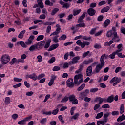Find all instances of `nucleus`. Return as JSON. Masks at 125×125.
I'll return each mask as SVG.
<instances>
[{"instance_id":"obj_1","label":"nucleus","mask_w":125,"mask_h":125,"mask_svg":"<svg viewBox=\"0 0 125 125\" xmlns=\"http://www.w3.org/2000/svg\"><path fill=\"white\" fill-rule=\"evenodd\" d=\"M105 54H103L101 56L100 58L101 64L97 65L95 70L93 72V74H96L97 73H99L100 70L102 69V67L104 66L105 62H104V59L106 58Z\"/></svg>"},{"instance_id":"obj_2","label":"nucleus","mask_w":125,"mask_h":125,"mask_svg":"<svg viewBox=\"0 0 125 125\" xmlns=\"http://www.w3.org/2000/svg\"><path fill=\"white\" fill-rule=\"evenodd\" d=\"M0 61L2 65H6L8 64L10 61V57L8 54H3L1 56Z\"/></svg>"},{"instance_id":"obj_3","label":"nucleus","mask_w":125,"mask_h":125,"mask_svg":"<svg viewBox=\"0 0 125 125\" xmlns=\"http://www.w3.org/2000/svg\"><path fill=\"white\" fill-rule=\"evenodd\" d=\"M82 82H83V74L82 73L76 75L74 76V83L75 84H80V83H82Z\"/></svg>"},{"instance_id":"obj_4","label":"nucleus","mask_w":125,"mask_h":125,"mask_svg":"<svg viewBox=\"0 0 125 125\" xmlns=\"http://www.w3.org/2000/svg\"><path fill=\"white\" fill-rule=\"evenodd\" d=\"M121 78L114 77L110 80V83H113V86H115V85H117L118 83L121 82Z\"/></svg>"},{"instance_id":"obj_5","label":"nucleus","mask_w":125,"mask_h":125,"mask_svg":"<svg viewBox=\"0 0 125 125\" xmlns=\"http://www.w3.org/2000/svg\"><path fill=\"white\" fill-rule=\"evenodd\" d=\"M69 101H71L73 104H75V105H77V104L79 103V101H78V100L76 99L75 95H71L69 96Z\"/></svg>"},{"instance_id":"obj_6","label":"nucleus","mask_w":125,"mask_h":125,"mask_svg":"<svg viewBox=\"0 0 125 125\" xmlns=\"http://www.w3.org/2000/svg\"><path fill=\"white\" fill-rule=\"evenodd\" d=\"M112 30L114 31V37L112 38V41H115V42H120V38H119V36H118V33H117V32L115 31H116V27H112Z\"/></svg>"},{"instance_id":"obj_7","label":"nucleus","mask_w":125,"mask_h":125,"mask_svg":"<svg viewBox=\"0 0 125 125\" xmlns=\"http://www.w3.org/2000/svg\"><path fill=\"white\" fill-rule=\"evenodd\" d=\"M66 83L67 86H68V87H70V88H72V87H74V85H75L73 81V78L68 79L66 81Z\"/></svg>"},{"instance_id":"obj_8","label":"nucleus","mask_w":125,"mask_h":125,"mask_svg":"<svg viewBox=\"0 0 125 125\" xmlns=\"http://www.w3.org/2000/svg\"><path fill=\"white\" fill-rule=\"evenodd\" d=\"M79 59H81V57L80 56H76L72 59V61L69 62V64L70 65H73L74 64H77L78 62H79Z\"/></svg>"},{"instance_id":"obj_9","label":"nucleus","mask_w":125,"mask_h":125,"mask_svg":"<svg viewBox=\"0 0 125 125\" xmlns=\"http://www.w3.org/2000/svg\"><path fill=\"white\" fill-rule=\"evenodd\" d=\"M86 74L87 77L92 76V66L91 65L89 66L87 68Z\"/></svg>"},{"instance_id":"obj_10","label":"nucleus","mask_w":125,"mask_h":125,"mask_svg":"<svg viewBox=\"0 0 125 125\" xmlns=\"http://www.w3.org/2000/svg\"><path fill=\"white\" fill-rule=\"evenodd\" d=\"M34 39H35V36L31 35L28 41H25V43L27 45H31L33 42V41H34Z\"/></svg>"},{"instance_id":"obj_11","label":"nucleus","mask_w":125,"mask_h":125,"mask_svg":"<svg viewBox=\"0 0 125 125\" xmlns=\"http://www.w3.org/2000/svg\"><path fill=\"white\" fill-rule=\"evenodd\" d=\"M26 78H27V79H28V78H29V79H32V80H33V81H37V79H38L37 74L35 73H33L30 75H27L26 76Z\"/></svg>"},{"instance_id":"obj_12","label":"nucleus","mask_w":125,"mask_h":125,"mask_svg":"<svg viewBox=\"0 0 125 125\" xmlns=\"http://www.w3.org/2000/svg\"><path fill=\"white\" fill-rule=\"evenodd\" d=\"M94 61V60L92 58H90L88 60H85L83 62V65H88L89 64H91Z\"/></svg>"},{"instance_id":"obj_13","label":"nucleus","mask_w":125,"mask_h":125,"mask_svg":"<svg viewBox=\"0 0 125 125\" xmlns=\"http://www.w3.org/2000/svg\"><path fill=\"white\" fill-rule=\"evenodd\" d=\"M122 51H123V49L116 50V55H118V57H120V58H124V57H125V55L123 54L122 53H120L122 52Z\"/></svg>"},{"instance_id":"obj_14","label":"nucleus","mask_w":125,"mask_h":125,"mask_svg":"<svg viewBox=\"0 0 125 125\" xmlns=\"http://www.w3.org/2000/svg\"><path fill=\"white\" fill-rule=\"evenodd\" d=\"M57 29L56 31L52 34H50V36H55L59 33V32H60V30H61V28H60V26L59 24L56 25Z\"/></svg>"},{"instance_id":"obj_15","label":"nucleus","mask_w":125,"mask_h":125,"mask_svg":"<svg viewBox=\"0 0 125 125\" xmlns=\"http://www.w3.org/2000/svg\"><path fill=\"white\" fill-rule=\"evenodd\" d=\"M87 12L90 16H93V15H95L96 11L93 8H90L88 10Z\"/></svg>"},{"instance_id":"obj_16","label":"nucleus","mask_w":125,"mask_h":125,"mask_svg":"<svg viewBox=\"0 0 125 125\" xmlns=\"http://www.w3.org/2000/svg\"><path fill=\"white\" fill-rule=\"evenodd\" d=\"M59 46V44H53L50 46V47L49 48L48 51H52V50H54V49H56L57 47Z\"/></svg>"},{"instance_id":"obj_17","label":"nucleus","mask_w":125,"mask_h":125,"mask_svg":"<svg viewBox=\"0 0 125 125\" xmlns=\"http://www.w3.org/2000/svg\"><path fill=\"white\" fill-rule=\"evenodd\" d=\"M60 3L62 5L63 8H69L70 7V4L67 3H65L63 1H60Z\"/></svg>"},{"instance_id":"obj_18","label":"nucleus","mask_w":125,"mask_h":125,"mask_svg":"<svg viewBox=\"0 0 125 125\" xmlns=\"http://www.w3.org/2000/svg\"><path fill=\"white\" fill-rule=\"evenodd\" d=\"M50 42H51V40L50 39H48L46 42H45V45H44V48L47 49L50 46Z\"/></svg>"},{"instance_id":"obj_19","label":"nucleus","mask_w":125,"mask_h":125,"mask_svg":"<svg viewBox=\"0 0 125 125\" xmlns=\"http://www.w3.org/2000/svg\"><path fill=\"white\" fill-rule=\"evenodd\" d=\"M104 101V99L100 97H98L96 98L95 102H99V104H102V103Z\"/></svg>"},{"instance_id":"obj_20","label":"nucleus","mask_w":125,"mask_h":125,"mask_svg":"<svg viewBox=\"0 0 125 125\" xmlns=\"http://www.w3.org/2000/svg\"><path fill=\"white\" fill-rule=\"evenodd\" d=\"M85 96H86V94H85V93H84V92H82L80 93L78 95V97L82 100L83 99L84 97H85Z\"/></svg>"},{"instance_id":"obj_21","label":"nucleus","mask_w":125,"mask_h":125,"mask_svg":"<svg viewBox=\"0 0 125 125\" xmlns=\"http://www.w3.org/2000/svg\"><path fill=\"white\" fill-rule=\"evenodd\" d=\"M90 43H89V42L86 41V42H81V44L80 45V46L82 48H84L85 45H89Z\"/></svg>"},{"instance_id":"obj_22","label":"nucleus","mask_w":125,"mask_h":125,"mask_svg":"<svg viewBox=\"0 0 125 125\" xmlns=\"http://www.w3.org/2000/svg\"><path fill=\"white\" fill-rule=\"evenodd\" d=\"M26 33V30H23L22 31H21L18 35V38L19 39H23L24 38V34Z\"/></svg>"},{"instance_id":"obj_23","label":"nucleus","mask_w":125,"mask_h":125,"mask_svg":"<svg viewBox=\"0 0 125 125\" xmlns=\"http://www.w3.org/2000/svg\"><path fill=\"white\" fill-rule=\"evenodd\" d=\"M37 44H38V46H39V47H41L42 48V47H44V45L45 44V41H41Z\"/></svg>"},{"instance_id":"obj_24","label":"nucleus","mask_w":125,"mask_h":125,"mask_svg":"<svg viewBox=\"0 0 125 125\" xmlns=\"http://www.w3.org/2000/svg\"><path fill=\"white\" fill-rule=\"evenodd\" d=\"M111 20H110L109 19H106L104 23V27L106 28V27H108V26H109Z\"/></svg>"},{"instance_id":"obj_25","label":"nucleus","mask_w":125,"mask_h":125,"mask_svg":"<svg viewBox=\"0 0 125 125\" xmlns=\"http://www.w3.org/2000/svg\"><path fill=\"white\" fill-rule=\"evenodd\" d=\"M84 17H85V13H83L80 17V18L78 19V23L83 22V20L84 19Z\"/></svg>"},{"instance_id":"obj_26","label":"nucleus","mask_w":125,"mask_h":125,"mask_svg":"<svg viewBox=\"0 0 125 125\" xmlns=\"http://www.w3.org/2000/svg\"><path fill=\"white\" fill-rule=\"evenodd\" d=\"M20 44L22 47H23V48H27V47H28V45L26 44V42H24V41H20Z\"/></svg>"},{"instance_id":"obj_27","label":"nucleus","mask_w":125,"mask_h":125,"mask_svg":"<svg viewBox=\"0 0 125 125\" xmlns=\"http://www.w3.org/2000/svg\"><path fill=\"white\" fill-rule=\"evenodd\" d=\"M83 67L84 66L83 64H80L79 69L75 71V74H79V73H81V72L83 71Z\"/></svg>"},{"instance_id":"obj_28","label":"nucleus","mask_w":125,"mask_h":125,"mask_svg":"<svg viewBox=\"0 0 125 125\" xmlns=\"http://www.w3.org/2000/svg\"><path fill=\"white\" fill-rule=\"evenodd\" d=\"M81 11H82V10H81V9H75L73 10V15H74V16H76V15H78V14H79L80 13V12H81Z\"/></svg>"},{"instance_id":"obj_29","label":"nucleus","mask_w":125,"mask_h":125,"mask_svg":"<svg viewBox=\"0 0 125 125\" xmlns=\"http://www.w3.org/2000/svg\"><path fill=\"white\" fill-rule=\"evenodd\" d=\"M106 123H107V120H100V121H98L97 122V125H105V124H106Z\"/></svg>"},{"instance_id":"obj_30","label":"nucleus","mask_w":125,"mask_h":125,"mask_svg":"<svg viewBox=\"0 0 125 125\" xmlns=\"http://www.w3.org/2000/svg\"><path fill=\"white\" fill-rule=\"evenodd\" d=\"M124 120H125V115L122 114L117 119V122H122V121H124Z\"/></svg>"},{"instance_id":"obj_31","label":"nucleus","mask_w":125,"mask_h":125,"mask_svg":"<svg viewBox=\"0 0 125 125\" xmlns=\"http://www.w3.org/2000/svg\"><path fill=\"white\" fill-rule=\"evenodd\" d=\"M110 9V7L109 6H106L104 8H103L101 11V12L102 13H104V12H107L108 11V10H109Z\"/></svg>"},{"instance_id":"obj_32","label":"nucleus","mask_w":125,"mask_h":125,"mask_svg":"<svg viewBox=\"0 0 125 125\" xmlns=\"http://www.w3.org/2000/svg\"><path fill=\"white\" fill-rule=\"evenodd\" d=\"M114 101V96L111 95L107 99V102H109V103H112Z\"/></svg>"},{"instance_id":"obj_33","label":"nucleus","mask_w":125,"mask_h":125,"mask_svg":"<svg viewBox=\"0 0 125 125\" xmlns=\"http://www.w3.org/2000/svg\"><path fill=\"white\" fill-rule=\"evenodd\" d=\"M46 122H47V119L46 118H42L40 121L41 125H45V124H46Z\"/></svg>"},{"instance_id":"obj_34","label":"nucleus","mask_w":125,"mask_h":125,"mask_svg":"<svg viewBox=\"0 0 125 125\" xmlns=\"http://www.w3.org/2000/svg\"><path fill=\"white\" fill-rule=\"evenodd\" d=\"M38 3L39 5L40 6L41 8H43V3H42V0H38Z\"/></svg>"},{"instance_id":"obj_35","label":"nucleus","mask_w":125,"mask_h":125,"mask_svg":"<svg viewBox=\"0 0 125 125\" xmlns=\"http://www.w3.org/2000/svg\"><path fill=\"white\" fill-rule=\"evenodd\" d=\"M104 113L103 112H100L99 113H98L97 114V116H96V119H101L102 117H103Z\"/></svg>"},{"instance_id":"obj_36","label":"nucleus","mask_w":125,"mask_h":125,"mask_svg":"<svg viewBox=\"0 0 125 125\" xmlns=\"http://www.w3.org/2000/svg\"><path fill=\"white\" fill-rule=\"evenodd\" d=\"M17 61V59L15 58H13L11 61L10 62L9 64L10 65H13V64H15L16 63V62Z\"/></svg>"},{"instance_id":"obj_37","label":"nucleus","mask_w":125,"mask_h":125,"mask_svg":"<svg viewBox=\"0 0 125 125\" xmlns=\"http://www.w3.org/2000/svg\"><path fill=\"white\" fill-rule=\"evenodd\" d=\"M59 9L57 8H54L51 12V15H55V14H56V13L59 11Z\"/></svg>"},{"instance_id":"obj_38","label":"nucleus","mask_w":125,"mask_h":125,"mask_svg":"<svg viewBox=\"0 0 125 125\" xmlns=\"http://www.w3.org/2000/svg\"><path fill=\"white\" fill-rule=\"evenodd\" d=\"M36 48L37 45H33L29 47V50H30V51H34V50H35Z\"/></svg>"},{"instance_id":"obj_39","label":"nucleus","mask_w":125,"mask_h":125,"mask_svg":"<svg viewBox=\"0 0 125 125\" xmlns=\"http://www.w3.org/2000/svg\"><path fill=\"white\" fill-rule=\"evenodd\" d=\"M43 39H44V36L42 35H39L37 37L36 41H42Z\"/></svg>"},{"instance_id":"obj_40","label":"nucleus","mask_w":125,"mask_h":125,"mask_svg":"<svg viewBox=\"0 0 125 125\" xmlns=\"http://www.w3.org/2000/svg\"><path fill=\"white\" fill-rule=\"evenodd\" d=\"M85 87V84L83 83L77 89L78 91H81V90H83V88Z\"/></svg>"},{"instance_id":"obj_41","label":"nucleus","mask_w":125,"mask_h":125,"mask_svg":"<svg viewBox=\"0 0 125 125\" xmlns=\"http://www.w3.org/2000/svg\"><path fill=\"white\" fill-rule=\"evenodd\" d=\"M116 54H117V53H116L115 51L109 56V58H111V59H114L115 57H116Z\"/></svg>"},{"instance_id":"obj_42","label":"nucleus","mask_w":125,"mask_h":125,"mask_svg":"<svg viewBox=\"0 0 125 125\" xmlns=\"http://www.w3.org/2000/svg\"><path fill=\"white\" fill-rule=\"evenodd\" d=\"M67 39V36L65 34H63L62 35L60 38H59V40L60 41L61 40H63V41H65V40Z\"/></svg>"},{"instance_id":"obj_43","label":"nucleus","mask_w":125,"mask_h":125,"mask_svg":"<svg viewBox=\"0 0 125 125\" xmlns=\"http://www.w3.org/2000/svg\"><path fill=\"white\" fill-rule=\"evenodd\" d=\"M55 62V58L54 57H53L51 59H50L48 62L49 64H52L53 63H54Z\"/></svg>"},{"instance_id":"obj_44","label":"nucleus","mask_w":125,"mask_h":125,"mask_svg":"<svg viewBox=\"0 0 125 125\" xmlns=\"http://www.w3.org/2000/svg\"><path fill=\"white\" fill-rule=\"evenodd\" d=\"M124 110H125L124 105V104H122L120 108V114H123L124 113Z\"/></svg>"},{"instance_id":"obj_45","label":"nucleus","mask_w":125,"mask_h":125,"mask_svg":"<svg viewBox=\"0 0 125 125\" xmlns=\"http://www.w3.org/2000/svg\"><path fill=\"white\" fill-rule=\"evenodd\" d=\"M58 112H59V109L56 108L52 111V115H57V114H58Z\"/></svg>"},{"instance_id":"obj_46","label":"nucleus","mask_w":125,"mask_h":125,"mask_svg":"<svg viewBox=\"0 0 125 125\" xmlns=\"http://www.w3.org/2000/svg\"><path fill=\"white\" fill-rule=\"evenodd\" d=\"M45 4L46 5H49L50 6H52L53 5V3L50 2V1L49 0H46L45 1Z\"/></svg>"},{"instance_id":"obj_47","label":"nucleus","mask_w":125,"mask_h":125,"mask_svg":"<svg viewBox=\"0 0 125 125\" xmlns=\"http://www.w3.org/2000/svg\"><path fill=\"white\" fill-rule=\"evenodd\" d=\"M58 119L59 121H61V122L62 123V124L65 123V121L63 120V116L62 115H59L58 116Z\"/></svg>"},{"instance_id":"obj_48","label":"nucleus","mask_w":125,"mask_h":125,"mask_svg":"<svg viewBox=\"0 0 125 125\" xmlns=\"http://www.w3.org/2000/svg\"><path fill=\"white\" fill-rule=\"evenodd\" d=\"M5 102L6 104H9L10 103V98L7 97L5 98Z\"/></svg>"},{"instance_id":"obj_49","label":"nucleus","mask_w":125,"mask_h":125,"mask_svg":"<svg viewBox=\"0 0 125 125\" xmlns=\"http://www.w3.org/2000/svg\"><path fill=\"white\" fill-rule=\"evenodd\" d=\"M113 33H114L113 32V31L112 30H110V31H109L107 34H106V36L107 37H108V38H110V37H112V36H113Z\"/></svg>"},{"instance_id":"obj_50","label":"nucleus","mask_w":125,"mask_h":125,"mask_svg":"<svg viewBox=\"0 0 125 125\" xmlns=\"http://www.w3.org/2000/svg\"><path fill=\"white\" fill-rule=\"evenodd\" d=\"M44 77H45V75L42 73L39 75L37 77V79L38 80H41V79H42V78H44Z\"/></svg>"},{"instance_id":"obj_51","label":"nucleus","mask_w":125,"mask_h":125,"mask_svg":"<svg viewBox=\"0 0 125 125\" xmlns=\"http://www.w3.org/2000/svg\"><path fill=\"white\" fill-rule=\"evenodd\" d=\"M22 78H18L17 77H14V82H17L18 83H20V82H22Z\"/></svg>"},{"instance_id":"obj_52","label":"nucleus","mask_w":125,"mask_h":125,"mask_svg":"<svg viewBox=\"0 0 125 125\" xmlns=\"http://www.w3.org/2000/svg\"><path fill=\"white\" fill-rule=\"evenodd\" d=\"M76 27H83V28H85V23L83 22V23H80L76 25Z\"/></svg>"},{"instance_id":"obj_53","label":"nucleus","mask_w":125,"mask_h":125,"mask_svg":"<svg viewBox=\"0 0 125 125\" xmlns=\"http://www.w3.org/2000/svg\"><path fill=\"white\" fill-rule=\"evenodd\" d=\"M79 116H80V114L79 113H76L74 116L71 117V120H77V119L79 118Z\"/></svg>"},{"instance_id":"obj_54","label":"nucleus","mask_w":125,"mask_h":125,"mask_svg":"<svg viewBox=\"0 0 125 125\" xmlns=\"http://www.w3.org/2000/svg\"><path fill=\"white\" fill-rule=\"evenodd\" d=\"M68 100H69V97H64V98H63L62 100V103H65L66 102H67Z\"/></svg>"},{"instance_id":"obj_55","label":"nucleus","mask_w":125,"mask_h":125,"mask_svg":"<svg viewBox=\"0 0 125 125\" xmlns=\"http://www.w3.org/2000/svg\"><path fill=\"white\" fill-rule=\"evenodd\" d=\"M96 32V28H92L90 31V35H94Z\"/></svg>"},{"instance_id":"obj_56","label":"nucleus","mask_w":125,"mask_h":125,"mask_svg":"<svg viewBox=\"0 0 125 125\" xmlns=\"http://www.w3.org/2000/svg\"><path fill=\"white\" fill-rule=\"evenodd\" d=\"M49 98H50V95L49 94L46 95V96L45 97V99L43 101V102L45 103V102H46L47 100L49 99Z\"/></svg>"},{"instance_id":"obj_57","label":"nucleus","mask_w":125,"mask_h":125,"mask_svg":"<svg viewBox=\"0 0 125 125\" xmlns=\"http://www.w3.org/2000/svg\"><path fill=\"white\" fill-rule=\"evenodd\" d=\"M18 124H19V125H25L26 124V121H25V119H23L22 120L19 121L18 122Z\"/></svg>"},{"instance_id":"obj_58","label":"nucleus","mask_w":125,"mask_h":125,"mask_svg":"<svg viewBox=\"0 0 125 125\" xmlns=\"http://www.w3.org/2000/svg\"><path fill=\"white\" fill-rule=\"evenodd\" d=\"M103 33V30H100L99 32H97L95 34V37H98V36H100V35H102V33Z\"/></svg>"},{"instance_id":"obj_59","label":"nucleus","mask_w":125,"mask_h":125,"mask_svg":"<svg viewBox=\"0 0 125 125\" xmlns=\"http://www.w3.org/2000/svg\"><path fill=\"white\" fill-rule=\"evenodd\" d=\"M90 92H96L98 91V88H92L90 90Z\"/></svg>"},{"instance_id":"obj_60","label":"nucleus","mask_w":125,"mask_h":125,"mask_svg":"<svg viewBox=\"0 0 125 125\" xmlns=\"http://www.w3.org/2000/svg\"><path fill=\"white\" fill-rule=\"evenodd\" d=\"M119 112L118 111H113L111 112V115L112 116H118L119 115Z\"/></svg>"},{"instance_id":"obj_61","label":"nucleus","mask_w":125,"mask_h":125,"mask_svg":"<svg viewBox=\"0 0 125 125\" xmlns=\"http://www.w3.org/2000/svg\"><path fill=\"white\" fill-rule=\"evenodd\" d=\"M37 59L39 63H41L42 61V57L41 55H38L37 56Z\"/></svg>"},{"instance_id":"obj_62","label":"nucleus","mask_w":125,"mask_h":125,"mask_svg":"<svg viewBox=\"0 0 125 125\" xmlns=\"http://www.w3.org/2000/svg\"><path fill=\"white\" fill-rule=\"evenodd\" d=\"M24 85H25V86H26L27 88H30L31 86L30 85V83H28V82L25 81L24 82Z\"/></svg>"},{"instance_id":"obj_63","label":"nucleus","mask_w":125,"mask_h":125,"mask_svg":"<svg viewBox=\"0 0 125 125\" xmlns=\"http://www.w3.org/2000/svg\"><path fill=\"white\" fill-rule=\"evenodd\" d=\"M19 116L17 114H14L12 115V118L13 119V120H17V118H18Z\"/></svg>"},{"instance_id":"obj_64","label":"nucleus","mask_w":125,"mask_h":125,"mask_svg":"<svg viewBox=\"0 0 125 125\" xmlns=\"http://www.w3.org/2000/svg\"><path fill=\"white\" fill-rule=\"evenodd\" d=\"M58 37H59V36H58V35H56V36L55 37H54L53 38V41L55 42H56V43L58 42Z\"/></svg>"}]
</instances>
